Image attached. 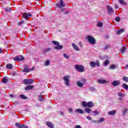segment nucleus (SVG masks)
I'll list each match as a JSON object with an SVG mask.
<instances>
[{"label":"nucleus","mask_w":128,"mask_h":128,"mask_svg":"<svg viewBox=\"0 0 128 128\" xmlns=\"http://www.w3.org/2000/svg\"><path fill=\"white\" fill-rule=\"evenodd\" d=\"M56 6L58 8H64L66 6V4L64 2V0H60V3L57 4Z\"/></svg>","instance_id":"10"},{"label":"nucleus","mask_w":128,"mask_h":128,"mask_svg":"<svg viewBox=\"0 0 128 128\" xmlns=\"http://www.w3.org/2000/svg\"><path fill=\"white\" fill-rule=\"evenodd\" d=\"M79 82H82L83 84H84V82H86V78H82V79L80 80H79Z\"/></svg>","instance_id":"39"},{"label":"nucleus","mask_w":128,"mask_h":128,"mask_svg":"<svg viewBox=\"0 0 128 128\" xmlns=\"http://www.w3.org/2000/svg\"><path fill=\"white\" fill-rule=\"evenodd\" d=\"M54 50H62L64 48V46L62 45H58V46L54 47Z\"/></svg>","instance_id":"18"},{"label":"nucleus","mask_w":128,"mask_h":128,"mask_svg":"<svg viewBox=\"0 0 128 128\" xmlns=\"http://www.w3.org/2000/svg\"><path fill=\"white\" fill-rule=\"evenodd\" d=\"M115 8H116V10H118V6L116 4L115 5Z\"/></svg>","instance_id":"54"},{"label":"nucleus","mask_w":128,"mask_h":128,"mask_svg":"<svg viewBox=\"0 0 128 128\" xmlns=\"http://www.w3.org/2000/svg\"><path fill=\"white\" fill-rule=\"evenodd\" d=\"M104 122V118H101L99 120H98V122Z\"/></svg>","instance_id":"41"},{"label":"nucleus","mask_w":128,"mask_h":128,"mask_svg":"<svg viewBox=\"0 0 128 128\" xmlns=\"http://www.w3.org/2000/svg\"><path fill=\"white\" fill-rule=\"evenodd\" d=\"M120 52L122 54H124L126 52V47L123 46L122 49H120Z\"/></svg>","instance_id":"21"},{"label":"nucleus","mask_w":128,"mask_h":128,"mask_svg":"<svg viewBox=\"0 0 128 128\" xmlns=\"http://www.w3.org/2000/svg\"><path fill=\"white\" fill-rule=\"evenodd\" d=\"M118 96H121V98L124 96V94L122 93V92L118 93Z\"/></svg>","instance_id":"38"},{"label":"nucleus","mask_w":128,"mask_h":128,"mask_svg":"<svg viewBox=\"0 0 128 128\" xmlns=\"http://www.w3.org/2000/svg\"><path fill=\"white\" fill-rule=\"evenodd\" d=\"M72 46L74 48V50H76L77 52H78L80 50V48H78V46L76 45L74 43H72Z\"/></svg>","instance_id":"16"},{"label":"nucleus","mask_w":128,"mask_h":128,"mask_svg":"<svg viewBox=\"0 0 128 128\" xmlns=\"http://www.w3.org/2000/svg\"><path fill=\"white\" fill-rule=\"evenodd\" d=\"M16 126H17L18 128H22V126H24V125L22 124H20V123L16 122L15 123Z\"/></svg>","instance_id":"25"},{"label":"nucleus","mask_w":128,"mask_h":128,"mask_svg":"<svg viewBox=\"0 0 128 128\" xmlns=\"http://www.w3.org/2000/svg\"><path fill=\"white\" fill-rule=\"evenodd\" d=\"M100 61L97 60L96 62H94V61H92L90 62V66L91 68H96V66H98V68H100Z\"/></svg>","instance_id":"5"},{"label":"nucleus","mask_w":128,"mask_h":128,"mask_svg":"<svg viewBox=\"0 0 128 128\" xmlns=\"http://www.w3.org/2000/svg\"><path fill=\"white\" fill-rule=\"evenodd\" d=\"M23 82L24 84H32L34 80L32 79H24Z\"/></svg>","instance_id":"8"},{"label":"nucleus","mask_w":128,"mask_h":128,"mask_svg":"<svg viewBox=\"0 0 128 128\" xmlns=\"http://www.w3.org/2000/svg\"><path fill=\"white\" fill-rule=\"evenodd\" d=\"M120 82L118 80H114L112 82V85H113L114 86H120Z\"/></svg>","instance_id":"12"},{"label":"nucleus","mask_w":128,"mask_h":128,"mask_svg":"<svg viewBox=\"0 0 128 128\" xmlns=\"http://www.w3.org/2000/svg\"><path fill=\"white\" fill-rule=\"evenodd\" d=\"M116 68L118 67L114 64H112L110 66V70H114V68Z\"/></svg>","instance_id":"35"},{"label":"nucleus","mask_w":128,"mask_h":128,"mask_svg":"<svg viewBox=\"0 0 128 128\" xmlns=\"http://www.w3.org/2000/svg\"><path fill=\"white\" fill-rule=\"evenodd\" d=\"M74 68L76 70H78L79 72H84L85 70L84 66L82 65L75 64Z\"/></svg>","instance_id":"2"},{"label":"nucleus","mask_w":128,"mask_h":128,"mask_svg":"<svg viewBox=\"0 0 128 128\" xmlns=\"http://www.w3.org/2000/svg\"><path fill=\"white\" fill-rule=\"evenodd\" d=\"M6 68L8 70H12V64H9L6 66Z\"/></svg>","instance_id":"26"},{"label":"nucleus","mask_w":128,"mask_h":128,"mask_svg":"<svg viewBox=\"0 0 128 128\" xmlns=\"http://www.w3.org/2000/svg\"><path fill=\"white\" fill-rule=\"evenodd\" d=\"M124 32V29H120V30H118L117 31V34H122V32Z\"/></svg>","instance_id":"27"},{"label":"nucleus","mask_w":128,"mask_h":128,"mask_svg":"<svg viewBox=\"0 0 128 128\" xmlns=\"http://www.w3.org/2000/svg\"><path fill=\"white\" fill-rule=\"evenodd\" d=\"M8 82V79L6 77H4L2 80V82L3 84H6Z\"/></svg>","instance_id":"20"},{"label":"nucleus","mask_w":128,"mask_h":128,"mask_svg":"<svg viewBox=\"0 0 128 128\" xmlns=\"http://www.w3.org/2000/svg\"><path fill=\"white\" fill-rule=\"evenodd\" d=\"M98 84H106L108 82L104 80L100 79L98 80Z\"/></svg>","instance_id":"13"},{"label":"nucleus","mask_w":128,"mask_h":128,"mask_svg":"<svg viewBox=\"0 0 128 128\" xmlns=\"http://www.w3.org/2000/svg\"><path fill=\"white\" fill-rule=\"evenodd\" d=\"M22 125H23L22 128H28V126L24 125V124H22Z\"/></svg>","instance_id":"49"},{"label":"nucleus","mask_w":128,"mask_h":128,"mask_svg":"<svg viewBox=\"0 0 128 128\" xmlns=\"http://www.w3.org/2000/svg\"><path fill=\"white\" fill-rule=\"evenodd\" d=\"M63 56H64V58H66L68 59V54H63Z\"/></svg>","instance_id":"45"},{"label":"nucleus","mask_w":128,"mask_h":128,"mask_svg":"<svg viewBox=\"0 0 128 128\" xmlns=\"http://www.w3.org/2000/svg\"><path fill=\"white\" fill-rule=\"evenodd\" d=\"M108 48H110V46H108V45H106V46H104V50H108Z\"/></svg>","instance_id":"47"},{"label":"nucleus","mask_w":128,"mask_h":128,"mask_svg":"<svg viewBox=\"0 0 128 128\" xmlns=\"http://www.w3.org/2000/svg\"><path fill=\"white\" fill-rule=\"evenodd\" d=\"M94 104L92 102H89L86 103V101L82 102V106L83 108H93Z\"/></svg>","instance_id":"4"},{"label":"nucleus","mask_w":128,"mask_h":128,"mask_svg":"<svg viewBox=\"0 0 128 128\" xmlns=\"http://www.w3.org/2000/svg\"><path fill=\"white\" fill-rule=\"evenodd\" d=\"M86 40H87L88 42H89V44H96V38L92 36H87L86 38Z\"/></svg>","instance_id":"1"},{"label":"nucleus","mask_w":128,"mask_h":128,"mask_svg":"<svg viewBox=\"0 0 128 128\" xmlns=\"http://www.w3.org/2000/svg\"><path fill=\"white\" fill-rule=\"evenodd\" d=\"M34 88V86L33 85H29L27 86L26 88H25V90H32Z\"/></svg>","instance_id":"17"},{"label":"nucleus","mask_w":128,"mask_h":128,"mask_svg":"<svg viewBox=\"0 0 128 128\" xmlns=\"http://www.w3.org/2000/svg\"><path fill=\"white\" fill-rule=\"evenodd\" d=\"M122 87L124 88V90H128V86L126 83L122 84Z\"/></svg>","instance_id":"31"},{"label":"nucleus","mask_w":128,"mask_h":128,"mask_svg":"<svg viewBox=\"0 0 128 128\" xmlns=\"http://www.w3.org/2000/svg\"><path fill=\"white\" fill-rule=\"evenodd\" d=\"M63 80H64L65 84L67 86H70V76H66L63 78Z\"/></svg>","instance_id":"7"},{"label":"nucleus","mask_w":128,"mask_h":128,"mask_svg":"<svg viewBox=\"0 0 128 128\" xmlns=\"http://www.w3.org/2000/svg\"><path fill=\"white\" fill-rule=\"evenodd\" d=\"M77 86L79 88H82L84 86V84L80 81L77 82Z\"/></svg>","instance_id":"22"},{"label":"nucleus","mask_w":128,"mask_h":128,"mask_svg":"<svg viewBox=\"0 0 128 128\" xmlns=\"http://www.w3.org/2000/svg\"><path fill=\"white\" fill-rule=\"evenodd\" d=\"M50 64V60H47L46 61V62L44 63V66H48Z\"/></svg>","instance_id":"34"},{"label":"nucleus","mask_w":128,"mask_h":128,"mask_svg":"<svg viewBox=\"0 0 128 128\" xmlns=\"http://www.w3.org/2000/svg\"><path fill=\"white\" fill-rule=\"evenodd\" d=\"M128 112V109H124V110L123 111V114L124 116Z\"/></svg>","instance_id":"42"},{"label":"nucleus","mask_w":128,"mask_h":128,"mask_svg":"<svg viewBox=\"0 0 128 128\" xmlns=\"http://www.w3.org/2000/svg\"><path fill=\"white\" fill-rule=\"evenodd\" d=\"M116 22H118L120 20V18L119 16L116 17Z\"/></svg>","instance_id":"43"},{"label":"nucleus","mask_w":128,"mask_h":128,"mask_svg":"<svg viewBox=\"0 0 128 128\" xmlns=\"http://www.w3.org/2000/svg\"><path fill=\"white\" fill-rule=\"evenodd\" d=\"M24 68L22 72H26V74L30 72H32V70L36 68L34 67H32V68H30V66L26 64L24 65Z\"/></svg>","instance_id":"3"},{"label":"nucleus","mask_w":128,"mask_h":128,"mask_svg":"<svg viewBox=\"0 0 128 128\" xmlns=\"http://www.w3.org/2000/svg\"><path fill=\"white\" fill-rule=\"evenodd\" d=\"M90 90L91 91V92H94V90H96V88H94V87H90Z\"/></svg>","instance_id":"44"},{"label":"nucleus","mask_w":128,"mask_h":128,"mask_svg":"<svg viewBox=\"0 0 128 128\" xmlns=\"http://www.w3.org/2000/svg\"><path fill=\"white\" fill-rule=\"evenodd\" d=\"M102 22H99L98 24V28H102Z\"/></svg>","instance_id":"40"},{"label":"nucleus","mask_w":128,"mask_h":128,"mask_svg":"<svg viewBox=\"0 0 128 128\" xmlns=\"http://www.w3.org/2000/svg\"><path fill=\"white\" fill-rule=\"evenodd\" d=\"M19 97L20 98H22V100H28V97L24 94L20 95Z\"/></svg>","instance_id":"28"},{"label":"nucleus","mask_w":128,"mask_h":128,"mask_svg":"<svg viewBox=\"0 0 128 128\" xmlns=\"http://www.w3.org/2000/svg\"><path fill=\"white\" fill-rule=\"evenodd\" d=\"M24 20H22L20 23H19V26H22V24H24Z\"/></svg>","instance_id":"48"},{"label":"nucleus","mask_w":128,"mask_h":128,"mask_svg":"<svg viewBox=\"0 0 128 128\" xmlns=\"http://www.w3.org/2000/svg\"><path fill=\"white\" fill-rule=\"evenodd\" d=\"M10 98H16V97L14 96V94H10Z\"/></svg>","instance_id":"50"},{"label":"nucleus","mask_w":128,"mask_h":128,"mask_svg":"<svg viewBox=\"0 0 128 128\" xmlns=\"http://www.w3.org/2000/svg\"><path fill=\"white\" fill-rule=\"evenodd\" d=\"M60 114H62V116H64V112H60Z\"/></svg>","instance_id":"55"},{"label":"nucleus","mask_w":128,"mask_h":128,"mask_svg":"<svg viewBox=\"0 0 128 128\" xmlns=\"http://www.w3.org/2000/svg\"><path fill=\"white\" fill-rule=\"evenodd\" d=\"M38 0V2H40V0Z\"/></svg>","instance_id":"57"},{"label":"nucleus","mask_w":128,"mask_h":128,"mask_svg":"<svg viewBox=\"0 0 128 128\" xmlns=\"http://www.w3.org/2000/svg\"><path fill=\"white\" fill-rule=\"evenodd\" d=\"M108 64H110V60H105V62L104 63V66H106Z\"/></svg>","instance_id":"33"},{"label":"nucleus","mask_w":128,"mask_h":128,"mask_svg":"<svg viewBox=\"0 0 128 128\" xmlns=\"http://www.w3.org/2000/svg\"><path fill=\"white\" fill-rule=\"evenodd\" d=\"M44 98V96L42 95H40L39 96L38 100H40V102H42V100H44V98Z\"/></svg>","instance_id":"37"},{"label":"nucleus","mask_w":128,"mask_h":128,"mask_svg":"<svg viewBox=\"0 0 128 128\" xmlns=\"http://www.w3.org/2000/svg\"><path fill=\"white\" fill-rule=\"evenodd\" d=\"M86 118L88 120H92V117L90 116H87Z\"/></svg>","instance_id":"51"},{"label":"nucleus","mask_w":128,"mask_h":128,"mask_svg":"<svg viewBox=\"0 0 128 128\" xmlns=\"http://www.w3.org/2000/svg\"><path fill=\"white\" fill-rule=\"evenodd\" d=\"M5 10L7 12H12V8L9 7H6L5 8Z\"/></svg>","instance_id":"30"},{"label":"nucleus","mask_w":128,"mask_h":128,"mask_svg":"<svg viewBox=\"0 0 128 128\" xmlns=\"http://www.w3.org/2000/svg\"><path fill=\"white\" fill-rule=\"evenodd\" d=\"M118 0L120 4H124V6H126V3L124 0Z\"/></svg>","instance_id":"29"},{"label":"nucleus","mask_w":128,"mask_h":128,"mask_svg":"<svg viewBox=\"0 0 128 128\" xmlns=\"http://www.w3.org/2000/svg\"><path fill=\"white\" fill-rule=\"evenodd\" d=\"M84 111L86 112H87L88 114H90L92 112V109L90 108H86L84 109Z\"/></svg>","instance_id":"23"},{"label":"nucleus","mask_w":128,"mask_h":128,"mask_svg":"<svg viewBox=\"0 0 128 128\" xmlns=\"http://www.w3.org/2000/svg\"><path fill=\"white\" fill-rule=\"evenodd\" d=\"M116 114V110H112L108 112V114H109V116H114Z\"/></svg>","instance_id":"15"},{"label":"nucleus","mask_w":128,"mask_h":128,"mask_svg":"<svg viewBox=\"0 0 128 128\" xmlns=\"http://www.w3.org/2000/svg\"><path fill=\"white\" fill-rule=\"evenodd\" d=\"M123 80L125 82H128V78L126 76H124L123 77Z\"/></svg>","instance_id":"36"},{"label":"nucleus","mask_w":128,"mask_h":128,"mask_svg":"<svg viewBox=\"0 0 128 128\" xmlns=\"http://www.w3.org/2000/svg\"><path fill=\"white\" fill-rule=\"evenodd\" d=\"M69 112H71V114H72V108H70Z\"/></svg>","instance_id":"53"},{"label":"nucleus","mask_w":128,"mask_h":128,"mask_svg":"<svg viewBox=\"0 0 128 128\" xmlns=\"http://www.w3.org/2000/svg\"><path fill=\"white\" fill-rule=\"evenodd\" d=\"M46 124L50 128H54V124H52L50 122H46Z\"/></svg>","instance_id":"14"},{"label":"nucleus","mask_w":128,"mask_h":128,"mask_svg":"<svg viewBox=\"0 0 128 128\" xmlns=\"http://www.w3.org/2000/svg\"><path fill=\"white\" fill-rule=\"evenodd\" d=\"M13 60L16 62H24V57L22 56H18L14 57Z\"/></svg>","instance_id":"6"},{"label":"nucleus","mask_w":128,"mask_h":128,"mask_svg":"<svg viewBox=\"0 0 128 128\" xmlns=\"http://www.w3.org/2000/svg\"><path fill=\"white\" fill-rule=\"evenodd\" d=\"M52 43L54 44H55V46H60V42H58V41L53 40V41L52 42Z\"/></svg>","instance_id":"32"},{"label":"nucleus","mask_w":128,"mask_h":128,"mask_svg":"<svg viewBox=\"0 0 128 128\" xmlns=\"http://www.w3.org/2000/svg\"><path fill=\"white\" fill-rule=\"evenodd\" d=\"M2 50L0 49V54H2Z\"/></svg>","instance_id":"56"},{"label":"nucleus","mask_w":128,"mask_h":128,"mask_svg":"<svg viewBox=\"0 0 128 128\" xmlns=\"http://www.w3.org/2000/svg\"><path fill=\"white\" fill-rule=\"evenodd\" d=\"M52 50V48H46L42 50L43 54H46V52H50Z\"/></svg>","instance_id":"19"},{"label":"nucleus","mask_w":128,"mask_h":128,"mask_svg":"<svg viewBox=\"0 0 128 128\" xmlns=\"http://www.w3.org/2000/svg\"><path fill=\"white\" fill-rule=\"evenodd\" d=\"M75 128H82V127L80 125H76Z\"/></svg>","instance_id":"52"},{"label":"nucleus","mask_w":128,"mask_h":128,"mask_svg":"<svg viewBox=\"0 0 128 128\" xmlns=\"http://www.w3.org/2000/svg\"><path fill=\"white\" fill-rule=\"evenodd\" d=\"M93 114H94L95 116H98V110H95L93 112Z\"/></svg>","instance_id":"46"},{"label":"nucleus","mask_w":128,"mask_h":128,"mask_svg":"<svg viewBox=\"0 0 128 128\" xmlns=\"http://www.w3.org/2000/svg\"><path fill=\"white\" fill-rule=\"evenodd\" d=\"M76 112H78V114H84V110H82L80 108L76 109Z\"/></svg>","instance_id":"24"},{"label":"nucleus","mask_w":128,"mask_h":128,"mask_svg":"<svg viewBox=\"0 0 128 128\" xmlns=\"http://www.w3.org/2000/svg\"><path fill=\"white\" fill-rule=\"evenodd\" d=\"M107 9L108 10V14H113L114 12V9L110 7V6H107Z\"/></svg>","instance_id":"11"},{"label":"nucleus","mask_w":128,"mask_h":128,"mask_svg":"<svg viewBox=\"0 0 128 128\" xmlns=\"http://www.w3.org/2000/svg\"><path fill=\"white\" fill-rule=\"evenodd\" d=\"M22 16V18H25V20H28V18H30V16H32V13H30V12L23 13Z\"/></svg>","instance_id":"9"}]
</instances>
